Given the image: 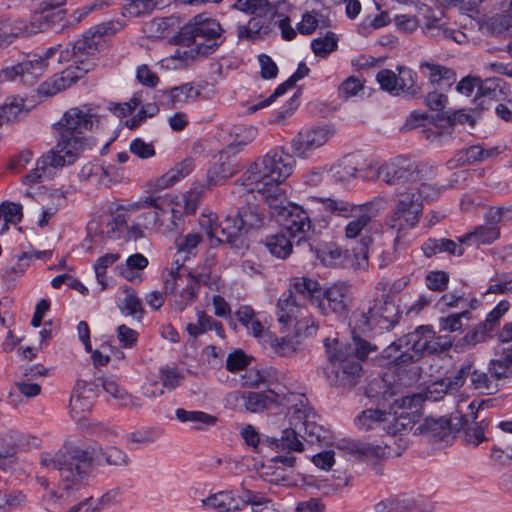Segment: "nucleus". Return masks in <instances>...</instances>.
<instances>
[{
  "label": "nucleus",
  "mask_w": 512,
  "mask_h": 512,
  "mask_svg": "<svg viewBox=\"0 0 512 512\" xmlns=\"http://www.w3.org/2000/svg\"><path fill=\"white\" fill-rule=\"evenodd\" d=\"M303 305L291 291L283 292L276 305L278 321L285 326L291 325L299 316Z\"/></svg>",
  "instance_id": "obj_27"
},
{
  "label": "nucleus",
  "mask_w": 512,
  "mask_h": 512,
  "mask_svg": "<svg viewBox=\"0 0 512 512\" xmlns=\"http://www.w3.org/2000/svg\"><path fill=\"white\" fill-rule=\"evenodd\" d=\"M484 224H512V205L489 207L484 214Z\"/></svg>",
  "instance_id": "obj_55"
},
{
  "label": "nucleus",
  "mask_w": 512,
  "mask_h": 512,
  "mask_svg": "<svg viewBox=\"0 0 512 512\" xmlns=\"http://www.w3.org/2000/svg\"><path fill=\"white\" fill-rule=\"evenodd\" d=\"M194 169L192 158H186L173 168L168 170L161 177L156 179L154 187L158 190H164L174 186L176 183L188 176Z\"/></svg>",
  "instance_id": "obj_32"
},
{
  "label": "nucleus",
  "mask_w": 512,
  "mask_h": 512,
  "mask_svg": "<svg viewBox=\"0 0 512 512\" xmlns=\"http://www.w3.org/2000/svg\"><path fill=\"white\" fill-rule=\"evenodd\" d=\"M453 426L456 427L457 424L446 418H427L415 428L414 434L424 436L431 443L449 442L452 439Z\"/></svg>",
  "instance_id": "obj_22"
},
{
  "label": "nucleus",
  "mask_w": 512,
  "mask_h": 512,
  "mask_svg": "<svg viewBox=\"0 0 512 512\" xmlns=\"http://www.w3.org/2000/svg\"><path fill=\"white\" fill-rule=\"evenodd\" d=\"M23 218V206L12 201H3L0 204V221L4 224H18Z\"/></svg>",
  "instance_id": "obj_57"
},
{
  "label": "nucleus",
  "mask_w": 512,
  "mask_h": 512,
  "mask_svg": "<svg viewBox=\"0 0 512 512\" xmlns=\"http://www.w3.org/2000/svg\"><path fill=\"white\" fill-rule=\"evenodd\" d=\"M394 424H396L395 421L386 422V434L389 435V438H386V458L401 456L407 447L406 441L402 437H397V434H401V432L407 430L409 426L399 431H394L391 428Z\"/></svg>",
  "instance_id": "obj_46"
},
{
  "label": "nucleus",
  "mask_w": 512,
  "mask_h": 512,
  "mask_svg": "<svg viewBox=\"0 0 512 512\" xmlns=\"http://www.w3.org/2000/svg\"><path fill=\"white\" fill-rule=\"evenodd\" d=\"M175 416L177 420L182 423H192V428L194 429H202L205 426H213L217 421L215 416L203 411H188L183 408L176 409Z\"/></svg>",
  "instance_id": "obj_44"
},
{
  "label": "nucleus",
  "mask_w": 512,
  "mask_h": 512,
  "mask_svg": "<svg viewBox=\"0 0 512 512\" xmlns=\"http://www.w3.org/2000/svg\"><path fill=\"white\" fill-rule=\"evenodd\" d=\"M112 3L113 0H95L89 4H86L73 12L71 15L72 20L70 23H79L85 19L92 11L101 10L104 7H109L112 5Z\"/></svg>",
  "instance_id": "obj_61"
},
{
  "label": "nucleus",
  "mask_w": 512,
  "mask_h": 512,
  "mask_svg": "<svg viewBox=\"0 0 512 512\" xmlns=\"http://www.w3.org/2000/svg\"><path fill=\"white\" fill-rule=\"evenodd\" d=\"M272 31L269 16L260 12L252 16L246 24L237 26V37L239 41H256L268 36Z\"/></svg>",
  "instance_id": "obj_26"
},
{
  "label": "nucleus",
  "mask_w": 512,
  "mask_h": 512,
  "mask_svg": "<svg viewBox=\"0 0 512 512\" xmlns=\"http://www.w3.org/2000/svg\"><path fill=\"white\" fill-rule=\"evenodd\" d=\"M472 368L473 362L471 360H466L452 377L445 379L447 384H449L450 389L456 391L462 387L466 378L468 376L471 377L473 371Z\"/></svg>",
  "instance_id": "obj_63"
},
{
  "label": "nucleus",
  "mask_w": 512,
  "mask_h": 512,
  "mask_svg": "<svg viewBox=\"0 0 512 512\" xmlns=\"http://www.w3.org/2000/svg\"><path fill=\"white\" fill-rule=\"evenodd\" d=\"M270 217L276 224H329L333 217L348 220V224H370L384 209V198L378 196L362 204L343 199L310 196L303 205L286 201Z\"/></svg>",
  "instance_id": "obj_4"
},
{
  "label": "nucleus",
  "mask_w": 512,
  "mask_h": 512,
  "mask_svg": "<svg viewBox=\"0 0 512 512\" xmlns=\"http://www.w3.org/2000/svg\"><path fill=\"white\" fill-rule=\"evenodd\" d=\"M294 85L295 84L293 82H291V79L288 78L286 81H284L283 83L279 84L269 97H267V98H265V99H263V100H261L259 102H256L255 104H253L250 107V110L251 111H257V110H260V109H263L265 107L270 106L279 97L283 96L289 89L294 87Z\"/></svg>",
  "instance_id": "obj_60"
},
{
  "label": "nucleus",
  "mask_w": 512,
  "mask_h": 512,
  "mask_svg": "<svg viewBox=\"0 0 512 512\" xmlns=\"http://www.w3.org/2000/svg\"><path fill=\"white\" fill-rule=\"evenodd\" d=\"M435 504L424 498L396 494L386 499V512H433Z\"/></svg>",
  "instance_id": "obj_23"
},
{
  "label": "nucleus",
  "mask_w": 512,
  "mask_h": 512,
  "mask_svg": "<svg viewBox=\"0 0 512 512\" xmlns=\"http://www.w3.org/2000/svg\"><path fill=\"white\" fill-rule=\"evenodd\" d=\"M159 200V197L147 196L127 205L103 201L88 224H127L132 217L135 218L132 224H163L160 216L164 209Z\"/></svg>",
  "instance_id": "obj_8"
},
{
  "label": "nucleus",
  "mask_w": 512,
  "mask_h": 512,
  "mask_svg": "<svg viewBox=\"0 0 512 512\" xmlns=\"http://www.w3.org/2000/svg\"><path fill=\"white\" fill-rule=\"evenodd\" d=\"M356 427L362 431L384 430V410L381 406L367 408L354 420Z\"/></svg>",
  "instance_id": "obj_36"
},
{
  "label": "nucleus",
  "mask_w": 512,
  "mask_h": 512,
  "mask_svg": "<svg viewBox=\"0 0 512 512\" xmlns=\"http://www.w3.org/2000/svg\"><path fill=\"white\" fill-rule=\"evenodd\" d=\"M237 320L248 330L254 337L263 340V336L267 333L264 331V326L256 318V313L252 307L242 305L235 312Z\"/></svg>",
  "instance_id": "obj_40"
},
{
  "label": "nucleus",
  "mask_w": 512,
  "mask_h": 512,
  "mask_svg": "<svg viewBox=\"0 0 512 512\" xmlns=\"http://www.w3.org/2000/svg\"><path fill=\"white\" fill-rule=\"evenodd\" d=\"M416 78L417 74L409 68L398 67V75L392 70L386 69V92L393 95L415 96L419 90Z\"/></svg>",
  "instance_id": "obj_19"
},
{
  "label": "nucleus",
  "mask_w": 512,
  "mask_h": 512,
  "mask_svg": "<svg viewBox=\"0 0 512 512\" xmlns=\"http://www.w3.org/2000/svg\"><path fill=\"white\" fill-rule=\"evenodd\" d=\"M121 29L118 21H108L89 28L82 38L65 47L57 45L49 47L43 54L28 53L22 60L12 66L2 69L1 76L8 79L20 77L24 85H33L42 76L49 61L56 58L58 63L72 62L61 72L52 84L44 82L38 91L46 96H52L70 87L94 66L95 55L104 36L113 35Z\"/></svg>",
  "instance_id": "obj_1"
},
{
  "label": "nucleus",
  "mask_w": 512,
  "mask_h": 512,
  "mask_svg": "<svg viewBox=\"0 0 512 512\" xmlns=\"http://www.w3.org/2000/svg\"><path fill=\"white\" fill-rule=\"evenodd\" d=\"M332 135L333 129L327 125L302 129L291 142L292 151L300 158H308L313 151L322 147Z\"/></svg>",
  "instance_id": "obj_14"
},
{
  "label": "nucleus",
  "mask_w": 512,
  "mask_h": 512,
  "mask_svg": "<svg viewBox=\"0 0 512 512\" xmlns=\"http://www.w3.org/2000/svg\"><path fill=\"white\" fill-rule=\"evenodd\" d=\"M102 388L119 402L122 407L136 408L141 407L140 399L129 394L124 388L120 387L115 379H99Z\"/></svg>",
  "instance_id": "obj_35"
},
{
  "label": "nucleus",
  "mask_w": 512,
  "mask_h": 512,
  "mask_svg": "<svg viewBox=\"0 0 512 512\" xmlns=\"http://www.w3.org/2000/svg\"><path fill=\"white\" fill-rule=\"evenodd\" d=\"M310 249L315 252L317 258L326 266L346 267L350 262L348 250H343L339 245L333 242L315 244V241L309 243Z\"/></svg>",
  "instance_id": "obj_24"
},
{
  "label": "nucleus",
  "mask_w": 512,
  "mask_h": 512,
  "mask_svg": "<svg viewBox=\"0 0 512 512\" xmlns=\"http://www.w3.org/2000/svg\"><path fill=\"white\" fill-rule=\"evenodd\" d=\"M350 301V286L345 283H338L324 292V296L319 300L318 305L323 314L330 312L342 315L347 311Z\"/></svg>",
  "instance_id": "obj_18"
},
{
  "label": "nucleus",
  "mask_w": 512,
  "mask_h": 512,
  "mask_svg": "<svg viewBox=\"0 0 512 512\" xmlns=\"http://www.w3.org/2000/svg\"><path fill=\"white\" fill-rule=\"evenodd\" d=\"M298 436H301V433L297 427L292 426L282 431L281 438L266 437L265 441L276 449L301 452L304 446Z\"/></svg>",
  "instance_id": "obj_37"
},
{
  "label": "nucleus",
  "mask_w": 512,
  "mask_h": 512,
  "mask_svg": "<svg viewBox=\"0 0 512 512\" xmlns=\"http://www.w3.org/2000/svg\"><path fill=\"white\" fill-rule=\"evenodd\" d=\"M456 124L473 127L475 119L465 109L454 110L429 116L425 112L414 110L410 113L404 124L405 129L421 128V137L429 141L434 147H441L453 140Z\"/></svg>",
  "instance_id": "obj_9"
},
{
  "label": "nucleus",
  "mask_w": 512,
  "mask_h": 512,
  "mask_svg": "<svg viewBox=\"0 0 512 512\" xmlns=\"http://www.w3.org/2000/svg\"><path fill=\"white\" fill-rule=\"evenodd\" d=\"M97 387L94 383L78 380L74 392L70 398L71 412L76 416L79 414L89 412L97 397Z\"/></svg>",
  "instance_id": "obj_25"
},
{
  "label": "nucleus",
  "mask_w": 512,
  "mask_h": 512,
  "mask_svg": "<svg viewBox=\"0 0 512 512\" xmlns=\"http://www.w3.org/2000/svg\"><path fill=\"white\" fill-rule=\"evenodd\" d=\"M488 26L492 33H503L512 28V1L504 14H496L489 18Z\"/></svg>",
  "instance_id": "obj_58"
},
{
  "label": "nucleus",
  "mask_w": 512,
  "mask_h": 512,
  "mask_svg": "<svg viewBox=\"0 0 512 512\" xmlns=\"http://www.w3.org/2000/svg\"><path fill=\"white\" fill-rule=\"evenodd\" d=\"M430 326H419L386 347V394L395 395L402 388L409 387L419 379L415 362L424 354H435L442 349L434 340Z\"/></svg>",
  "instance_id": "obj_5"
},
{
  "label": "nucleus",
  "mask_w": 512,
  "mask_h": 512,
  "mask_svg": "<svg viewBox=\"0 0 512 512\" xmlns=\"http://www.w3.org/2000/svg\"><path fill=\"white\" fill-rule=\"evenodd\" d=\"M476 99L488 98L499 100L506 96V83L501 77H490L484 80L479 78Z\"/></svg>",
  "instance_id": "obj_38"
},
{
  "label": "nucleus",
  "mask_w": 512,
  "mask_h": 512,
  "mask_svg": "<svg viewBox=\"0 0 512 512\" xmlns=\"http://www.w3.org/2000/svg\"><path fill=\"white\" fill-rule=\"evenodd\" d=\"M424 165L412 161L410 158L399 155L386 163V184H406L418 179Z\"/></svg>",
  "instance_id": "obj_16"
},
{
  "label": "nucleus",
  "mask_w": 512,
  "mask_h": 512,
  "mask_svg": "<svg viewBox=\"0 0 512 512\" xmlns=\"http://www.w3.org/2000/svg\"><path fill=\"white\" fill-rule=\"evenodd\" d=\"M95 115L75 107L66 111L53 127L57 132L56 144L36 161V168L22 178L24 185H35L42 179H52L66 165L73 164L81 153L91 149L86 131L92 130Z\"/></svg>",
  "instance_id": "obj_2"
},
{
  "label": "nucleus",
  "mask_w": 512,
  "mask_h": 512,
  "mask_svg": "<svg viewBox=\"0 0 512 512\" xmlns=\"http://www.w3.org/2000/svg\"><path fill=\"white\" fill-rule=\"evenodd\" d=\"M425 283L428 289L442 292L447 288L449 275L444 271H430L425 277Z\"/></svg>",
  "instance_id": "obj_64"
},
{
  "label": "nucleus",
  "mask_w": 512,
  "mask_h": 512,
  "mask_svg": "<svg viewBox=\"0 0 512 512\" xmlns=\"http://www.w3.org/2000/svg\"><path fill=\"white\" fill-rule=\"evenodd\" d=\"M295 163L294 156L283 147H274L250 165L241 177V183L248 192L257 191L263 196L270 217L274 205L281 207L287 201V192L281 184L292 174Z\"/></svg>",
  "instance_id": "obj_7"
},
{
  "label": "nucleus",
  "mask_w": 512,
  "mask_h": 512,
  "mask_svg": "<svg viewBox=\"0 0 512 512\" xmlns=\"http://www.w3.org/2000/svg\"><path fill=\"white\" fill-rule=\"evenodd\" d=\"M382 168L379 161L364 160L361 154H348L330 167L328 175L335 182H349L354 178L375 181L380 177Z\"/></svg>",
  "instance_id": "obj_13"
},
{
  "label": "nucleus",
  "mask_w": 512,
  "mask_h": 512,
  "mask_svg": "<svg viewBox=\"0 0 512 512\" xmlns=\"http://www.w3.org/2000/svg\"><path fill=\"white\" fill-rule=\"evenodd\" d=\"M460 427L463 429V440L466 445L477 447L483 441H486L484 421L469 423L468 419L461 417L459 419Z\"/></svg>",
  "instance_id": "obj_41"
},
{
  "label": "nucleus",
  "mask_w": 512,
  "mask_h": 512,
  "mask_svg": "<svg viewBox=\"0 0 512 512\" xmlns=\"http://www.w3.org/2000/svg\"><path fill=\"white\" fill-rule=\"evenodd\" d=\"M207 510L215 512H235L241 510L240 501L231 491H220L202 500Z\"/></svg>",
  "instance_id": "obj_31"
},
{
  "label": "nucleus",
  "mask_w": 512,
  "mask_h": 512,
  "mask_svg": "<svg viewBox=\"0 0 512 512\" xmlns=\"http://www.w3.org/2000/svg\"><path fill=\"white\" fill-rule=\"evenodd\" d=\"M263 209L256 204H246L236 209H231L224 218L231 224H263Z\"/></svg>",
  "instance_id": "obj_29"
},
{
  "label": "nucleus",
  "mask_w": 512,
  "mask_h": 512,
  "mask_svg": "<svg viewBox=\"0 0 512 512\" xmlns=\"http://www.w3.org/2000/svg\"><path fill=\"white\" fill-rule=\"evenodd\" d=\"M80 449L83 450L82 448ZM86 450L92 453L93 460L97 458L98 455H101L103 456L105 462L109 465L122 466L127 465L129 462L127 454L117 447H108L105 450L102 448Z\"/></svg>",
  "instance_id": "obj_52"
},
{
  "label": "nucleus",
  "mask_w": 512,
  "mask_h": 512,
  "mask_svg": "<svg viewBox=\"0 0 512 512\" xmlns=\"http://www.w3.org/2000/svg\"><path fill=\"white\" fill-rule=\"evenodd\" d=\"M261 343L265 349L279 357H291L297 350L292 338L277 337L269 332L263 336Z\"/></svg>",
  "instance_id": "obj_34"
},
{
  "label": "nucleus",
  "mask_w": 512,
  "mask_h": 512,
  "mask_svg": "<svg viewBox=\"0 0 512 512\" xmlns=\"http://www.w3.org/2000/svg\"><path fill=\"white\" fill-rule=\"evenodd\" d=\"M159 375L162 386L169 390L178 387L184 379V375L181 372L168 366L160 368Z\"/></svg>",
  "instance_id": "obj_62"
},
{
  "label": "nucleus",
  "mask_w": 512,
  "mask_h": 512,
  "mask_svg": "<svg viewBox=\"0 0 512 512\" xmlns=\"http://www.w3.org/2000/svg\"><path fill=\"white\" fill-rule=\"evenodd\" d=\"M266 247L272 255L281 259H285L292 251L291 241L285 234H276L267 237Z\"/></svg>",
  "instance_id": "obj_50"
},
{
  "label": "nucleus",
  "mask_w": 512,
  "mask_h": 512,
  "mask_svg": "<svg viewBox=\"0 0 512 512\" xmlns=\"http://www.w3.org/2000/svg\"><path fill=\"white\" fill-rule=\"evenodd\" d=\"M236 171V167L229 159L222 161V157H220V160L214 163L207 171V184H205L207 189L232 177Z\"/></svg>",
  "instance_id": "obj_42"
},
{
  "label": "nucleus",
  "mask_w": 512,
  "mask_h": 512,
  "mask_svg": "<svg viewBox=\"0 0 512 512\" xmlns=\"http://www.w3.org/2000/svg\"><path fill=\"white\" fill-rule=\"evenodd\" d=\"M384 305L374 299L366 311L354 314L350 322L352 341L343 343L338 338L324 340V347L329 361L333 365L335 384L344 388L354 387L362 372L359 361L365 360L370 352L376 351V345L364 339L362 335L370 332L383 318Z\"/></svg>",
  "instance_id": "obj_3"
},
{
  "label": "nucleus",
  "mask_w": 512,
  "mask_h": 512,
  "mask_svg": "<svg viewBox=\"0 0 512 512\" xmlns=\"http://www.w3.org/2000/svg\"><path fill=\"white\" fill-rule=\"evenodd\" d=\"M365 395L374 402L376 406H381L384 400V375L379 374L377 378L371 380L366 389Z\"/></svg>",
  "instance_id": "obj_59"
},
{
  "label": "nucleus",
  "mask_w": 512,
  "mask_h": 512,
  "mask_svg": "<svg viewBox=\"0 0 512 512\" xmlns=\"http://www.w3.org/2000/svg\"><path fill=\"white\" fill-rule=\"evenodd\" d=\"M220 23L205 13L195 15L176 35L177 43L194 46L198 55L209 56L223 43Z\"/></svg>",
  "instance_id": "obj_11"
},
{
  "label": "nucleus",
  "mask_w": 512,
  "mask_h": 512,
  "mask_svg": "<svg viewBox=\"0 0 512 512\" xmlns=\"http://www.w3.org/2000/svg\"><path fill=\"white\" fill-rule=\"evenodd\" d=\"M497 154V149H484L481 145H471L461 149L456 155L458 165L472 164L478 161H484Z\"/></svg>",
  "instance_id": "obj_43"
},
{
  "label": "nucleus",
  "mask_w": 512,
  "mask_h": 512,
  "mask_svg": "<svg viewBox=\"0 0 512 512\" xmlns=\"http://www.w3.org/2000/svg\"><path fill=\"white\" fill-rule=\"evenodd\" d=\"M500 231L497 226H476L472 232L459 238L461 244L467 245H486L497 240Z\"/></svg>",
  "instance_id": "obj_39"
},
{
  "label": "nucleus",
  "mask_w": 512,
  "mask_h": 512,
  "mask_svg": "<svg viewBox=\"0 0 512 512\" xmlns=\"http://www.w3.org/2000/svg\"><path fill=\"white\" fill-rule=\"evenodd\" d=\"M316 415L306 410L297 409L290 416V425L297 427L301 437L309 443H318L325 439L326 431L314 420Z\"/></svg>",
  "instance_id": "obj_20"
},
{
  "label": "nucleus",
  "mask_w": 512,
  "mask_h": 512,
  "mask_svg": "<svg viewBox=\"0 0 512 512\" xmlns=\"http://www.w3.org/2000/svg\"><path fill=\"white\" fill-rule=\"evenodd\" d=\"M32 258L33 255L31 252H22L17 257V263L15 266L3 270L2 278L5 281H14L17 277H22L30 267Z\"/></svg>",
  "instance_id": "obj_56"
},
{
  "label": "nucleus",
  "mask_w": 512,
  "mask_h": 512,
  "mask_svg": "<svg viewBox=\"0 0 512 512\" xmlns=\"http://www.w3.org/2000/svg\"><path fill=\"white\" fill-rule=\"evenodd\" d=\"M420 71L429 80L431 90L425 96L426 106L436 111L437 114L444 113L448 98L446 92L456 82V72L440 64L424 63Z\"/></svg>",
  "instance_id": "obj_12"
},
{
  "label": "nucleus",
  "mask_w": 512,
  "mask_h": 512,
  "mask_svg": "<svg viewBox=\"0 0 512 512\" xmlns=\"http://www.w3.org/2000/svg\"><path fill=\"white\" fill-rule=\"evenodd\" d=\"M207 234L212 244H228L238 250L248 246L246 226H208Z\"/></svg>",
  "instance_id": "obj_21"
},
{
  "label": "nucleus",
  "mask_w": 512,
  "mask_h": 512,
  "mask_svg": "<svg viewBox=\"0 0 512 512\" xmlns=\"http://www.w3.org/2000/svg\"><path fill=\"white\" fill-rule=\"evenodd\" d=\"M337 447L352 456L358 457L370 465L377 474L382 475L384 449L380 445H374L372 443L357 440H342L338 443Z\"/></svg>",
  "instance_id": "obj_15"
},
{
  "label": "nucleus",
  "mask_w": 512,
  "mask_h": 512,
  "mask_svg": "<svg viewBox=\"0 0 512 512\" xmlns=\"http://www.w3.org/2000/svg\"><path fill=\"white\" fill-rule=\"evenodd\" d=\"M398 200L393 210L392 220L405 224H417L422 215L423 207L414 191H398Z\"/></svg>",
  "instance_id": "obj_17"
},
{
  "label": "nucleus",
  "mask_w": 512,
  "mask_h": 512,
  "mask_svg": "<svg viewBox=\"0 0 512 512\" xmlns=\"http://www.w3.org/2000/svg\"><path fill=\"white\" fill-rule=\"evenodd\" d=\"M490 337L489 328H485V325L478 324L473 330L469 331L464 337H462L456 344L457 348L464 350L465 348H471L475 345L485 342Z\"/></svg>",
  "instance_id": "obj_54"
},
{
  "label": "nucleus",
  "mask_w": 512,
  "mask_h": 512,
  "mask_svg": "<svg viewBox=\"0 0 512 512\" xmlns=\"http://www.w3.org/2000/svg\"><path fill=\"white\" fill-rule=\"evenodd\" d=\"M229 399L235 402L242 401L246 410L253 413L266 409L274 401L270 396L261 392L241 393L239 391L231 393Z\"/></svg>",
  "instance_id": "obj_33"
},
{
  "label": "nucleus",
  "mask_w": 512,
  "mask_h": 512,
  "mask_svg": "<svg viewBox=\"0 0 512 512\" xmlns=\"http://www.w3.org/2000/svg\"><path fill=\"white\" fill-rule=\"evenodd\" d=\"M449 391L452 390L447 381L443 379L432 383L423 392L401 395L392 402H388L386 398V404H389V411H386V422L395 421L396 424L391 428L394 431H399L415 421L425 401H440Z\"/></svg>",
  "instance_id": "obj_10"
},
{
  "label": "nucleus",
  "mask_w": 512,
  "mask_h": 512,
  "mask_svg": "<svg viewBox=\"0 0 512 512\" xmlns=\"http://www.w3.org/2000/svg\"><path fill=\"white\" fill-rule=\"evenodd\" d=\"M265 14L269 16L271 24L277 25L281 31V37L285 41H292L297 36V28L294 29L291 25V19L288 15L279 13L275 7L267 8Z\"/></svg>",
  "instance_id": "obj_45"
},
{
  "label": "nucleus",
  "mask_w": 512,
  "mask_h": 512,
  "mask_svg": "<svg viewBox=\"0 0 512 512\" xmlns=\"http://www.w3.org/2000/svg\"><path fill=\"white\" fill-rule=\"evenodd\" d=\"M301 302L313 301L319 298L321 286L316 279L309 277H294L290 279L289 289Z\"/></svg>",
  "instance_id": "obj_30"
},
{
  "label": "nucleus",
  "mask_w": 512,
  "mask_h": 512,
  "mask_svg": "<svg viewBox=\"0 0 512 512\" xmlns=\"http://www.w3.org/2000/svg\"><path fill=\"white\" fill-rule=\"evenodd\" d=\"M67 0H41L39 8L41 13L39 15L34 16V21L28 23V25H32L35 29L34 33L38 31H44L50 28L51 22L49 20L48 15H43L45 12L57 9L66 4Z\"/></svg>",
  "instance_id": "obj_47"
},
{
  "label": "nucleus",
  "mask_w": 512,
  "mask_h": 512,
  "mask_svg": "<svg viewBox=\"0 0 512 512\" xmlns=\"http://www.w3.org/2000/svg\"><path fill=\"white\" fill-rule=\"evenodd\" d=\"M201 86L192 83H185L181 86L173 87L169 91V98L172 103L187 102L196 100L201 94Z\"/></svg>",
  "instance_id": "obj_51"
},
{
  "label": "nucleus",
  "mask_w": 512,
  "mask_h": 512,
  "mask_svg": "<svg viewBox=\"0 0 512 512\" xmlns=\"http://www.w3.org/2000/svg\"><path fill=\"white\" fill-rule=\"evenodd\" d=\"M35 29L23 19L7 18L0 25V46L11 44L15 38L34 34Z\"/></svg>",
  "instance_id": "obj_28"
},
{
  "label": "nucleus",
  "mask_w": 512,
  "mask_h": 512,
  "mask_svg": "<svg viewBox=\"0 0 512 512\" xmlns=\"http://www.w3.org/2000/svg\"><path fill=\"white\" fill-rule=\"evenodd\" d=\"M338 42L337 35L334 32L328 31L324 37L313 39L310 48L316 56L326 58L338 49Z\"/></svg>",
  "instance_id": "obj_48"
},
{
  "label": "nucleus",
  "mask_w": 512,
  "mask_h": 512,
  "mask_svg": "<svg viewBox=\"0 0 512 512\" xmlns=\"http://www.w3.org/2000/svg\"><path fill=\"white\" fill-rule=\"evenodd\" d=\"M208 190L204 183H195L184 195H183V214L193 215L201 201V198L205 191Z\"/></svg>",
  "instance_id": "obj_49"
},
{
  "label": "nucleus",
  "mask_w": 512,
  "mask_h": 512,
  "mask_svg": "<svg viewBox=\"0 0 512 512\" xmlns=\"http://www.w3.org/2000/svg\"><path fill=\"white\" fill-rule=\"evenodd\" d=\"M41 465L59 474L58 498L62 504L74 503L68 512H101V507L92 502V496H85V489L91 472L93 455L79 447H71L55 454L45 453L41 456Z\"/></svg>",
  "instance_id": "obj_6"
},
{
  "label": "nucleus",
  "mask_w": 512,
  "mask_h": 512,
  "mask_svg": "<svg viewBox=\"0 0 512 512\" xmlns=\"http://www.w3.org/2000/svg\"><path fill=\"white\" fill-rule=\"evenodd\" d=\"M471 386L481 393L492 394L499 389V383L494 382L490 373L473 370L471 374Z\"/></svg>",
  "instance_id": "obj_53"
}]
</instances>
